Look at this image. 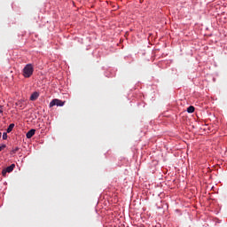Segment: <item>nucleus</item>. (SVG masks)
I'll return each instance as SVG.
<instances>
[{
  "instance_id": "1",
  "label": "nucleus",
  "mask_w": 227,
  "mask_h": 227,
  "mask_svg": "<svg viewBox=\"0 0 227 227\" xmlns=\"http://www.w3.org/2000/svg\"><path fill=\"white\" fill-rule=\"evenodd\" d=\"M33 72H35V67H33V64H27L23 68V76L27 79L33 75Z\"/></svg>"
},
{
  "instance_id": "2",
  "label": "nucleus",
  "mask_w": 227,
  "mask_h": 227,
  "mask_svg": "<svg viewBox=\"0 0 227 227\" xmlns=\"http://www.w3.org/2000/svg\"><path fill=\"white\" fill-rule=\"evenodd\" d=\"M54 106H57L58 107H63V106H65V101H61L60 99L55 98L51 101L50 107H54Z\"/></svg>"
},
{
  "instance_id": "3",
  "label": "nucleus",
  "mask_w": 227,
  "mask_h": 227,
  "mask_svg": "<svg viewBox=\"0 0 227 227\" xmlns=\"http://www.w3.org/2000/svg\"><path fill=\"white\" fill-rule=\"evenodd\" d=\"M35 132H36V129H32L29 131H27V133L26 135L27 138L31 139V137H33V136H35Z\"/></svg>"
},
{
  "instance_id": "4",
  "label": "nucleus",
  "mask_w": 227,
  "mask_h": 227,
  "mask_svg": "<svg viewBox=\"0 0 227 227\" xmlns=\"http://www.w3.org/2000/svg\"><path fill=\"white\" fill-rule=\"evenodd\" d=\"M38 97H40V94L38 92H34L30 96V100L35 101L38 98Z\"/></svg>"
},
{
  "instance_id": "5",
  "label": "nucleus",
  "mask_w": 227,
  "mask_h": 227,
  "mask_svg": "<svg viewBox=\"0 0 227 227\" xmlns=\"http://www.w3.org/2000/svg\"><path fill=\"white\" fill-rule=\"evenodd\" d=\"M13 169H15V164H12L11 166L7 167L5 168V170L8 172V173H12V171H13Z\"/></svg>"
},
{
  "instance_id": "6",
  "label": "nucleus",
  "mask_w": 227,
  "mask_h": 227,
  "mask_svg": "<svg viewBox=\"0 0 227 227\" xmlns=\"http://www.w3.org/2000/svg\"><path fill=\"white\" fill-rule=\"evenodd\" d=\"M14 127H15V124L13 123L10 124L9 127L7 128V133L10 134V132L13 130Z\"/></svg>"
},
{
  "instance_id": "7",
  "label": "nucleus",
  "mask_w": 227,
  "mask_h": 227,
  "mask_svg": "<svg viewBox=\"0 0 227 227\" xmlns=\"http://www.w3.org/2000/svg\"><path fill=\"white\" fill-rule=\"evenodd\" d=\"M194 106H190L188 108H187V113H194Z\"/></svg>"
},
{
  "instance_id": "8",
  "label": "nucleus",
  "mask_w": 227,
  "mask_h": 227,
  "mask_svg": "<svg viewBox=\"0 0 227 227\" xmlns=\"http://www.w3.org/2000/svg\"><path fill=\"white\" fill-rule=\"evenodd\" d=\"M3 139H4V140L8 139V133L4 132V133L3 134Z\"/></svg>"
},
{
  "instance_id": "9",
  "label": "nucleus",
  "mask_w": 227,
  "mask_h": 227,
  "mask_svg": "<svg viewBox=\"0 0 227 227\" xmlns=\"http://www.w3.org/2000/svg\"><path fill=\"white\" fill-rule=\"evenodd\" d=\"M4 148H6V145H0V152H3V150H4Z\"/></svg>"
},
{
  "instance_id": "10",
  "label": "nucleus",
  "mask_w": 227,
  "mask_h": 227,
  "mask_svg": "<svg viewBox=\"0 0 227 227\" xmlns=\"http://www.w3.org/2000/svg\"><path fill=\"white\" fill-rule=\"evenodd\" d=\"M6 173H8V171H6V169H4V170L2 171L3 176H6Z\"/></svg>"
},
{
  "instance_id": "11",
  "label": "nucleus",
  "mask_w": 227,
  "mask_h": 227,
  "mask_svg": "<svg viewBox=\"0 0 227 227\" xmlns=\"http://www.w3.org/2000/svg\"><path fill=\"white\" fill-rule=\"evenodd\" d=\"M13 153H17V152H19V147H16L15 149H13Z\"/></svg>"
},
{
  "instance_id": "12",
  "label": "nucleus",
  "mask_w": 227,
  "mask_h": 227,
  "mask_svg": "<svg viewBox=\"0 0 227 227\" xmlns=\"http://www.w3.org/2000/svg\"><path fill=\"white\" fill-rule=\"evenodd\" d=\"M3 113V109H0V114H2Z\"/></svg>"
},
{
  "instance_id": "13",
  "label": "nucleus",
  "mask_w": 227,
  "mask_h": 227,
  "mask_svg": "<svg viewBox=\"0 0 227 227\" xmlns=\"http://www.w3.org/2000/svg\"><path fill=\"white\" fill-rule=\"evenodd\" d=\"M1 136H3V133L0 132V138H1Z\"/></svg>"
}]
</instances>
